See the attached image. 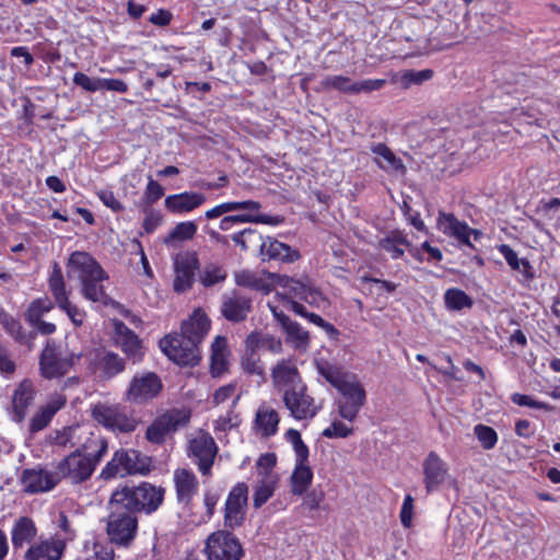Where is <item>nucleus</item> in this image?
I'll use <instances>...</instances> for the list:
<instances>
[{"label":"nucleus","instance_id":"nucleus-7","mask_svg":"<svg viewBox=\"0 0 560 560\" xmlns=\"http://www.w3.org/2000/svg\"><path fill=\"white\" fill-rule=\"evenodd\" d=\"M281 398L290 416L299 421L313 419L322 408L315 398L308 394L306 384L287 390L281 395Z\"/></svg>","mask_w":560,"mask_h":560},{"label":"nucleus","instance_id":"nucleus-31","mask_svg":"<svg viewBox=\"0 0 560 560\" xmlns=\"http://www.w3.org/2000/svg\"><path fill=\"white\" fill-rule=\"evenodd\" d=\"M228 342L224 337L218 336L211 345L210 373L213 377L221 376L229 368Z\"/></svg>","mask_w":560,"mask_h":560},{"label":"nucleus","instance_id":"nucleus-15","mask_svg":"<svg viewBox=\"0 0 560 560\" xmlns=\"http://www.w3.org/2000/svg\"><path fill=\"white\" fill-rule=\"evenodd\" d=\"M199 268V259L195 252H183L174 257V290L185 292L195 281V272Z\"/></svg>","mask_w":560,"mask_h":560},{"label":"nucleus","instance_id":"nucleus-40","mask_svg":"<svg viewBox=\"0 0 560 560\" xmlns=\"http://www.w3.org/2000/svg\"><path fill=\"white\" fill-rule=\"evenodd\" d=\"M261 205L255 200H245V201H229L220 203L212 209L206 211L205 217L209 220L219 218L225 213L236 211V210H250V211H259Z\"/></svg>","mask_w":560,"mask_h":560},{"label":"nucleus","instance_id":"nucleus-9","mask_svg":"<svg viewBox=\"0 0 560 560\" xmlns=\"http://www.w3.org/2000/svg\"><path fill=\"white\" fill-rule=\"evenodd\" d=\"M95 467V459H89L81 453V448H75L58 463L56 471L59 481L67 478L73 483H80L92 476Z\"/></svg>","mask_w":560,"mask_h":560},{"label":"nucleus","instance_id":"nucleus-61","mask_svg":"<svg viewBox=\"0 0 560 560\" xmlns=\"http://www.w3.org/2000/svg\"><path fill=\"white\" fill-rule=\"evenodd\" d=\"M304 494L303 506L310 511L318 510L325 499V492L323 490L314 489Z\"/></svg>","mask_w":560,"mask_h":560},{"label":"nucleus","instance_id":"nucleus-2","mask_svg":"<svg viewBox=\"0 0 560 560\" xmlns=\"http://www.w3.org/2000/svg\"><path fill=\"white\" fill-rule=\"evenodd\" d=\"M105 518V533L112 545L130 548L138 535V517L120 506H108Z\"/></svg>","mask_w":560,"mask_h":560},{"label":"nucleus","instance_id":"nucleus-52","mask_svg":"<svg viewBox=\"0 0 560 560\" xmlns=\"http://www.w3.org/2000/svg\"><path fill=\"white\" fill-rule=\"evenodd\" d=\"M318 371L319 374L336 389H339L349 380L338 368L329 364L320 365Z\"/></svg>","mask_w":560,"mask_h":560},{"label":"nucleus","instance_id":"nucleus-34","mask_svg":"<svg viewBox=\"0 0 560 560\" xmlns=\"http://www.w3.org/2000/svg\"><path fill=\"white\" fill-rule=\"evenodd\" d=\"M37 534L34 522L26 516L20 517L13 525L11 538L15 549L22 548L26 542L32 541Z\"/></svg>","mask_w":560,"mask_h":560},{"label":"nucleus","instance_id":"nucleus-26","mask_svg":"<svg viewBox=\"0 0 560 560\" xmlns=\"http://www.w3.org/2000/svg\"><path fill=\"white\" fill-rule=\"evenodd\" d=\"M66 544L62 539H48L32 545L25 553L26 560H60Z\"/></svg>","mask_w":560,"mask_h":560},{"label":"nucleus","instance_id":"nucleus-33","mask_svg":"<svg viewBox=\"0 0 560 560\" xmlns=\"http://www.w3.org/2000/svg\"><path fill=\"white\" fill-rule=\"evenodd\" d=\"M84 441L81 440V453L89 459H95L97 465L107 452V441L101 435L85 432Z\"/></svg>","mask_w":560,"mask_h":560},{"label":"nucleus","instance_id":"nucleus-42","mask_svg":"<svg viewBox=\"0 0 560 560\" xmlns=\"http://www.w3.org/2000/svg\"><path fill=\"white\" fill-rule=\"evenodd\" d=\"M242 370L248 375H256L265 378V370L260 357L255 349L245 346V352L241 359Z\"/></svg>","mask_w":560,"mask_h":560},{"label":"nucleus","instance_id":"nucleus-47","mask_svg":"<svg viewBox=\"0 0 560 560\" xmlns=\"http://www.w3.org/2000/svg\"><path fill=\"white\" fill-rule=\"evenodd\" d=\"M246 213L241 214H233L231 215L233 222L235 224L237 223H264V224H270V225H277L283 221L282 217L275 215H266V214H258V211H250L246 210Z\"/></svg>","mask_w":560,"mask_h":560},{"label":"nucleus","instance_id":"nucleus-11","mask_svg":"<svg viewBox=\"0 0 560 560\" xmlns=\"http://www.w3.org/2000/svg\"><path fill=\"white\" fill-rule=\"evenodd\" d=\"M270 378L273 389L281 395L305 384L293 357L278 360L270 369Z\"/></svg>","mask_w":560,"mask_h":560},{"label":"nucleus","instance_id":"nucleus-59","mask_svg":"<svg viewBox=\"0 0 560 560\" xmlns=\"http://www.w3.org/2000/svg\"><path fill=\"white\" fill-rule=\"evenodd\" d=\"M283 331L288 339L296 342L298 346L305 345L308 341V334L295 322H292Z\"/></svg>","mask_w":560,"mask_h":560},{"label":"nucleus","instance_id":"nucleus-39","mask_svg":"<svg viewBox=\"0 0 560 560\" xmlns=\"http://www.w3.org/2000/svg\"><path fill=\"white\" fill-rule=\"evenodd\" d=\"M85 435V430L80 425L65 427L55 432L52 443L60 447H75L80 446L81 440Z\"/></svg>","mask_w":560,"mask_h":560},{"label":"nucleus","instance_id":"nucleus-60","mask_svg":"<svg viewBox=\"0 0 560 560\" xmlns=\"http://www.w3.org/2000/svg\"><path fill=\"white\" fill-rule=\"evenodd\" d=\"M164 195V188L151 177L144 191V201L147 205H153Z\"/></svg>","mask_w":560,"mask_h":560},{"label":"nucleus","instance_id":"nucleus-19","mask_svg":"<svg viewBox=\"0 0 560 560\" xmlns=\"http://www.w3.org/2000/svg\"><path fill=\"white\" fill-rule=\"evenodd\" d=\"M277 283L283 288L285 294L291 298L301 299L310 304L316 303L320 296L319 292L307 281L295 280L287 276L272 275Z\"/></svg>","mask_w":560,"mask_h":560},{"label":"nucleus","instance_id":"nucleus-3","mask_svg":"<svg viewBox=\"0 0 560 560\" xmlns=\"http://www.w3.org/2000/svg\"><path fill=\"white\" fill-rule=\"evenodd\" d=\"M219 448L214 439L206 431L199 430L187 441V456L197 465L202 476H210Z\"/></svg>","mask_w":560,"mask_h":560},{"label":"nucleus","instance_id":"nucleus-22","mask_svg":"<svg viewBox=\"0 0 560 560\" xmlns=\"http://www.w3.org/2000/svg\"><path fill=\"white\" fill-rule=\"evenodd\" d=\"M262 260H279L282 262H294L300 258V253L291 246L275 238L267 237L259 245Z\"/></svg>","mask_w":560,"mask_h":560},{"label":"nucleus","instance_id":"nucleus-29","mask_svg":"<svg viewBox=\"0 0 560 560\" xmlns=\"http://www.w3.org/2000/svg\"><path fill=\"white\" fill-rule=\"evenodd\" d=\"M206 202V196L201 192H182L167 196L165 207L175 213L189 212Z\"/></svg>","mask_w":560,"mask_h":560},{"label":"nucleus","instance_id":"nucleus-1","mask_svg":"<svg viewBox=\"0 0 560 560\" xmlns=\"http://www.w3.org/2000/svg\"><path fill=\"white\" fill-rule=\"evenodd\" d=\"M164 498V489L149 482L138 486H125L116 489L108 501V506H120L136 515L137 512L150 514L159 509Z\"/></svg>","mask_w":560,"mask_h":560},{"label":"nucleus","instance_id":"nucleus-23","mask_svg":"<svg viewBox=\"0 0 560 560\" xmlns=\"http://www.w3.org/2000/svg\"><path fill=\"white\" fill-rule=\"evenodd\" d=\"M424 483L428 492L439 488L446 478L447 467L434 452H430L423 462Z\"/></svg>","mask_w":560,"mask_h":560},{"label":"nucleus","instance_id":"nucleus-55","mask_svg":"<svg viewBox=\"0 0 560 560\" xmlns=\"http://www.w3.org/2000/svg\"><path fill=\"white\" fill-rule=\"evenodd\" d=\"M364 404L365 402H349L343 400L336 401L338 415L342 419L348 420L350 422H352L357 418L360 409L363 407Z\"/></svg>","mask_w":560,"mask_h":560},{"label":"nucleus","instance_id":"nucleus-63","mask_svg":"<svg viewBox=\"0 0 560 560\" xmlns=\"http://www.w3.org/2000/svg\"><path fill=\"white\" fill-rule=\"evenodd\" d=\"M273 493V488L269 483L258 486L253 495V503L256 509L264 505Z\"/></svg>","mask_w":560,"mask_h":560},{"label":"nucleus","instance_id":"nucleus-25","mask_svg":"<svg viewBox=\"0 0 560 560\" xmlns=\"http://www.w3.org/2000/svg\"><path fill=\"white\" fill-rule=\"evenodd\" d=\"M113 325L116 343L121 347L128 357L139 360L142 355V347L138 336L118 319H114Z\"/></svg>","mask_w":560,"mask_h":560},{"label":"nucleus","instance_id":"nucleus-5","mask_svg":"<svg viewBox=\"0 0 560 560\" xmlns=\"http://www.w3.org/2000/svg\"><path fill=\"white\" fill-rule=\"evenodd\" d=\"M149 470L147 457L136 450L116 451L113 458L107 463L101 472L104 479H112L117 476L145 474Z\"/></svg>","mask_w":560,"mask_h":560},{"label":"nucleus","instance_id":"nucleus-51","mask_svg":"<svg viewBox=\"0 0 560 560\" xmlns=\"http://www.w3.org/2000/svg\"><path fill=\"white\" fill-rule=\"evenodd\" d=\"M354 84L355 82L343 75H329L323 80L324 88L335 89L349 94H354Z\"/></svg>","mask_w":560,"mask_h":560},{"label":"nucleus","instance_id":"nucleus-62","mask_svg":"<svg viewBox=\"0 0 560 560\" xmlns=\"http://www.w3.org/2000/svg\"><path fill=\"white\" fill-rule=\"evenodd\" d=\"M385 83L386 81L384 79H368L355 82L354 94L370 93L372 91L381 90Z\"/></svg>","mask_w":560,"mask_h":560},{"label":"nucleus","instance_id":"nucleus-41","mask_svg":"<svg viewBox=\"0 0 560 560\" xmlns=\"http://www.w3.org/2000/svg\"><path fill=\"white\" fill-rule=\"evenodd\" d=\"M49 290L57 305L61 303L67 305V300H69L68 291L66 288V282L63 280L61 268L57 262L54 264L52 271L49 277Z\"/></svg>","mask_w":560,"mask_h":560},{"label":"nucleus","instance_id":"nucleus-54","mask_svg":"<svg viewBox=\"0 0 560 560\" xmlns=\"http://www.w3.org/2000/svg\"><path fill=\"white\" fill-rule=\"evenodd\" d=\"M475 434L485 450H491L495 446L498 435L491 427L477 424L475 427Z\"/></svg>","mask_w":560,"mask_h":560},{"label":"nucleus","instance_id":"nucleus-4","mask_svg":"<svg viewBox=\"0 0 560 560\" xmlns=\"http://www.w3.org/2000/svg\"><path fill=\"white\" fill-rule=\"evenodd\" d=\"M190 411L184 408L166 410L158 416L147 428L145 439L152 444L161 445L165 442L167 435L186 427L190 421Z\"/></svg>","mask_w":560,"mask_h":560},{"label":"nucleus","instance_id":"nucleus-13","mask_svg":"<svg viewBox=\"0 0 560 560\" xmlns=\"http://www.w3.org/2000/svg\"><path fill=\"white\" fill-rule=\"evenodd\" d=\"M248 487L238 482L229 493L224 509V526L230 529L240 527L245 520Z\"/></svg>","mask_w":560,"mask_h":560},{"label":"nucleus","instance_id":"nucleus-43","mask_svg":"<svg viewBox=\"0 0 560 560\" xmlns=\"http://www.w3.org/2000/svg\"><path fill=\"white\" fill-rule=\"evenodd\" d=\"M499 252L502 254V256L505 258L508 265L513 270L521 271L526 278L532 279V266L528 260L526 259H518L517 254L515 250H513L509 245L502 244L499 246Z\"/></svg>","mask_w":560,"mask_h":560},{"label":"nucleus","instance_id":"nucleus-49","mask_svg":"<svg viewBox=\"0 0 560 560\" xmlns=\"http://www.w3.org/2000/svg\"><path fill=\"white\" fill-rule=\"evenodd\" d=\"M100 366L107 377H112L125 369V361L114 352H106L100 360Z\"/></svg>","mask_w":560,"mask_h":560},{"label":"nucleus","instance_id":"nucleus-50","mask_svg":"<svg viewBox=\"0 0 560 560\" xmlns=\"http://www.w3.org/2000/svg\"><path fill=\"white\" fill-rule=\"evenodd\" d=\"M433 77V71L430 69L423 70H407L400 75V84L404 89H408L411 85L421 84Z\"/></svg>","mask_w":560,"mask_h":560},{"label":"nucleus","instance_id":"nucleus-37","mask_svg":"<svg viewBox=\"0 0 560 560\" xmlns=\"http://www.w3.org/2000/svg\"><path fill=\"white\" fill-rule=\"evenodd\" d=\"M245 346L256 351L264 348L275 354L281 353L283 349L282 341L279 338L259 331L250 332L245 339Z\"/></svg>","mask_w":560,"mask_h":560},{"label":"nucleus","instance_id":"nucleus-32","mask_svg":"<svg viewBox=\"0 0 560 560\" xmlns=\"http://www.w3.org/2000/svg\"><path fill=\"white\" fill-rule=\"evenodd\" d=\"M280 422L279 413L276 409L261 405L255 416V429L264 438H270L276 434Z\"/></svg>","mask_w":560,"mask_h":560},{"label":"nucleus","instance_id":"nucleus-38","mask_svg":"<svg viewBox=\"0 0 560 560\" xmlns=\"http://www.w3.org/2000/svg\"><path fill=\"white\" fill-rule=\"evenodd\" d=\"M313 480V471L308 465L295 464L290 477V491L293 495L301 497L306 493Z\"/></svg>","mask_w":560,"mask_h":560},{"label":"nucleus","instance_id":"nucleus-12","mask_svg":"<svg viewBox=\"0 0 560 560\" xmlns=\"http://www.w3.org/2000/svg\"><path fill=\"white\" fill-rule=\"evenodd\" d=\"M68 278H77L80 283L93 280H106L108 277L101 265L85 252H73L67 262Z\"/></svg>","mask_w":560,"mask_h":560},{"label":"nucleus","instance_id":"nucleus-46","mask_svg":"<svg viewBox=\"0 0 560 560\" xmlns=\"http://www.w3.org/2000/svg\"><path fill=\"white\" fill-rule=\"evenodd\" d=\"M338 392L342 395L340 400L349 402H365L366 395L363 386L354 380H348Z\"/></svg>","mask_w":560,"mask_h":560},{"label":"nucleus","instance_id":"nucleus-14","mask_svg":"<svg viewBox=\"0 0 560 560\" xmlns=\"http://www.w3.org/2000/svg\"><path fill=\"white\" fill-rule=\"evenodd\" d=\"M80 357L81 354H71L62 358L54 345L47 343L39 357L40 374L48 380L62 377L73 365V360Z\"/></svg>","mask_w":560,"mask_h":560},{"label":"nucleus","instance_id":"nucleus-36","mask_svg":"<svg viewBox=\"0 0 560 560\" xmlns=\"http://www.w3.org/2000/svg\"><path fill=\"white\" fill-rule=\"evenodd\" d=\"M372 152L377 156L376 164L386 172L404 173L405 165L395 153L384 143H378L372 148Z\"/></svg>","mask_w":560,"mask_h":560},{"label":"nucleus","instance_id":"nucleus-35","mask_svg":"<svg viewBox=\"0 0 560 560\" xmlns=\"http://www.w3.org/2000/svg\"><path fill=\"white\" fill-rule=\"evenodd\" d=\"M0 324L16 342L28 347L32 346L34 334L26 332L14 316L5 311H0Z\"/></svg>","mask_w":560,"mask_h":560},{"label":"nucleus","instance_id":"nucleus-17","mask_svg":"<svg viewBox=\"0 0 560 560\" xmlns=\"http://www.w3.org/2000/svg\"><path fill=\"white\" fill-rule=\"evenodd\" d=\"M59 482L57 471L50 472L48 470L25 469L21 476V485L23 490L28 493H38L51 490Z\"/></svg>","mask_w":560,"mask_h":560},{"label":"nucleus","instance_id":"nucleus-16","mask_svg":"<svg viewBox=\"0 0 560 560\" xmlns=\"http://www.w3.org/2000/svg\"><path fill=\"white\" fill-rule=\"evenodd\" d=\"M161 388V380L154 373H147L139 377L136 376L127 392V400L136 404L144 402L155 397Z\"/></svg>","mask_w":560,"mask_h":560},{"label":"nucleus","instance_id":"nucleus-21","mask_svg":"<svg viewBox=\"0 0 560 560\" xmlns=\"http://www.w3.org/2000/svg\"><path fill=\"white\" fill-rule=\"evenodd\" d=\"M103 281L104 280L90 279L82 282L81 294L91 302H100L105 305H114L124 316L130 317L132 323L140 322L137 316L131 315L130 312L126 310L121 304L112 301V299L105 293L104 287L102 285Z\"/></svg>","mask_w":560,"mask_h":560},{"label":"nucleus","instance_id":"nucleus-27","mask_svg":"<svg viewBox=\"0 0 560 560\" xmlns=\"http://www.w3.org/2000/svg\"><path fill=\"white\" fill-rule=\"evenodd\" d=\"M174 483L179 502L188 504L198 490L196 475L187 468H177L174 471Z\"/></svg>","mask_w":560,"mask_h":560},{"label":"nucleus","instance_id":"nucleus-30","mask_svg":"<svg viewBox=\"0 0 560 560\" xmlns=\"http://www.w3.org/2000/svg\"><path fill=\"white\" fill-rule=\"evenodd\" d=\"M66 405V398L62 396L54 397L45 406H42L30 421V431L36 433L45 429L59 411Z\"/></svg>","mask_w":560,"mask_h":560},{"label":"nucleus","instance_id":"nucleus-53","mask_svg":"<svg viewBox=\"0 0 560 560\" xmlns=\"http://www.w3.org/2000/svg\"><path fill=\"white\" fill-rule=\"evenodd\" d=\"M226 272L222 267L207 266L200 276V282L205 287H212L217 283L224 281Z\"/></svg>","mask_w":560,"mask_h":560},{"label":"nucleus","instance_id":"nucleus-58","mask_svg":"<svg viewBox=\"0 0 560 560\" xmlns=\"http://www.w3.org/2000/svg\"><path fill=\"white\" fill-rule=\"evenodd\" d=\"M73 83L88 92H96L101 90V79L91 78L83 72L74 73Z\"/></svg>","mask_w":560,"mask_h":560},{"label":"nucleus","instance_id":"nucleus-45","mask_svg":"<svg viewBox=\"0 0 560 560\" xmlns=\"http://www.w3.org/2000/svg\"><path fill=\"white\" fill-rule=\"evenodd\" d=\"M235 282L237 285L250 288L268 294L271 291V285L258 278L249 270H242L235 273Z\"/></svg>","mask_w":560,"mask_h":560},{"label":"nucleus","instance_id":"nucleus-10","mask_svg":"<svg viewBox=\"0 0 560 560\" xmlns=\"http://www.w3.org/2000/svg\"><path fill=\"white\" fill-rule=\"evenodd\" d=\"M162 351L174 363L183 366H194L200 361L198 346L186 339L183 335L166 336L160 341Z\"/></svg>","mask_w":560,"mask_h":560},{"label":"nucleus","instance_id":"nucleus-56","mask_svg":"<svg viewBox=\"0 0 560 560\" xmlns=\"http://www.w3.org/2000/svg\"><path fill=\"white\" fill-rule=\"evenodd\" d=\"M406 240L400 235H393L392 237L383 238L380 242L382 249L388 252L393 258H399L404 255V249L398 247V244H406Z\"/></svg>","mask_w":560,"mask_h":560},{"label":"nucleus","instance_id":"nucleus-8","mask_svg":"<svg viewBox=\"0 0 560 560\" xmlns=\"http://www.w3.org/2000/svg\"><path fill=\"white\" fill-rule=\"evenodd\" d=\"M92 418L103 427L113 431L130 433L137 428V420L127 415L118 405L98 402L93 406Z\"/></svg>","mask_w":560,"mask_h":560},{"label":"nucleus","instance_id":"nucleus-44","mask_svg":"<svg viewBox=\"0 0 560 560\" xmlns=\"http://www.w3.org/2000/svg\"><path fill=\"white\" fill-rule=\"evenodd\" d=\"M197 225L192 221L177 223L171 233L164 238V244L171 245L175 242H185L194 238Z\"/></svg>","mask_w":560,"mask_h":560},{"label":"nucleus","instance_id":"nucleus-48","mask_svg":"<svg viewBox=\"0 0 560 560\" xmlns=\"http://www.w3.org/2000/svg\"><path fill=\"white\" fill-rule=\"evenodd\" d=\"M444 301L447 308L452 311H460L465 307L472 306V300L463 290L448 289L444 294Z\"/></svg>","mask_w":560,"mask_h":560},{"label":"nucleus","instance_id":"nucleus-57","mask_svg":"<svg viewBox=\"0 0 560 560\" xmlns=\"http://www.w3.org/2000/svg\"><path fill=\"white\" fill-rule=\"evenodd\" d=\"M353 433V429L347 427L339 420L332 421L331 425L323 431V436L328 439L348 438Z\"/></svg>","mask_w":560,"mask_h":560},{"label":"nucleus","instance_id":"nucleus-18","mask_svg":"<svg viewBox=\"0 0 560 560\" xmlns=\"http://www.w3.org/2000/svg\"><path fill=\"white\" fill-rule=\"evenodd\" d=\"M250 311L252 300L241 293L232 292L222 300L221 314L229 322H243Z\"/></svg>","mask_w":560,"mask_h":560},{"label":"nucleus","instance_id":"nucleus-24","mask_svg":"<svg viewBox=\"0 0 560 560\" xmlns=\"http://www.w3.org/2000/svg\"><path fill=\"white\" fill-rule=\"evenodd\" d=\"M210 329L206 313L197 308L182 325V335L195 345H199Z\"/></svg>","mask_w":560,"mask_h":560},{"label":"nucleus","instance_id":"nucleus-20","mask_svg":"<svg viewBox=\"0 0 560 560\" xmlns=\"http://www.w3.org/2000/svg\"><path fill=\"white\" fill-rule=\"evenodd\" d=\"M439 229L450 236L456 237L460 243L471 246L469 241L470 234H474L475 240L479 238L481 232L469 229L467 224L459 222L454 214L440 212L438 219Z\"/></svg>","mask_w":560,"mask_h":560},{"label":"nucleus","instance_id":"nucleus-28","mask_svg":"<svg viewBox=\"0 0 560 560\" xmlns=\"http://www.w3.org/2000/svg\"><path fill=\"white\" fill-rule=\"evenodd\" d=\"M35 398V388L31 381H22L15 388L12 396V409L14 420L20 422L24 419L27 408L33 404Z\"/></svg>","mask_w":560,"mask_h":560},{"label":"nucleus","instance_id":"nucleus-6","mask_svg":"<svg viewBox=\"0 0 560 560\" xmlns=\"http://www.w3.org/2000/svg\"><path fill=\"white\" fill-rule=\"evenodd\" d=\"M203 551L208 560H241L244 555L240 540L226 530L210 534Z\"/></svg>","mask_w":560,"mask_h":560},{"label":"nucleus","instance_id":"nucleus-64","mask_svg":"<svg viewBox=\"0 0 560 560\" xmlns=\"http://www.w3.org/2000/svg\"><path fill=\"white\" fill-rule=\"evenodd\" d=\"M511 399L514 404L518 406H526L530 408L545 409L548 410L549 406L546 402L534 400L530 396L515 393L511 396Z\"/></svg>","mask_w":560,"mask_h":560}]
</instances>
